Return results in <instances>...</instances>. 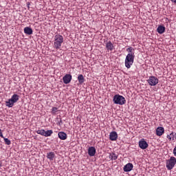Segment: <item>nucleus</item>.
Returning <instances> with one entry per match:
<instances>
[{
  "mask_svg": "<svg viewBox=\"0 0 176 176\" xmlns=\"http://www.w3.org/2000/svg\"><path fill=\"white\" fill-rule=\"evenodd\" d=\"M47 157L50 160L51 162L54 160V158L56 157V154H54V152H50L47 153Z\"/></svg>",
  "mask_w": 176,
  "mask_h": 176,
  "instance_id": "2eb2a0df",
  "label": "nucleus"
},
{
  "mask_svg": "<svg viewBox=\"0 0 176 176\" xmlns=\"http://www.w3.org/2000/svg\"><path fill=\"white\" fill-rule=\"evenodd\" d=\"M24 32L26 34V35H32V28L30 27H26L24 28Z\"/></svg>",
  "mask_w": 176,
  "mask_h": 176,
  "instance_id": "f3484780",
  "label": "nucleus"
},
{
  "mask_svg": "<svg viewBox=\"0 0 176 176\" xmlns=\"http://www.w3.org/2000/svg\"><path fill=\"white\" fill-rule=\"evenodd\" d=\"M62 122H63V120H60V123H62Z\"/></svg>",
  "mask_w": 176,
  "mask_h": 176,
  "instance_id": "7c9ffc66",
  "label": "nucleus"
},
{
  "mask_svg": "<svg viewBox=\"0 0 176 176\" xmlns=\"http://www.w3.org/2000/svg\"><path fill=\"white\" fill-rule=\"evenodd\" d=\"M0 167H2V163L0 162Z\"/></svg>",
  "mask_w": 176,
  "mask_h": 176,
  "instance_id": "c85d7f7f",
  "label": "nucleus"
},
{
  "mask_svg": "<svg viewBox=\"0 0 176 176\" xmlns=\"http://www.w3.org/2000/svg\"><path fill=\"white\" fill-rule=\"evenodd\" d=\"M175 164H176L175 157H170V158L166 161V168H168V170H173Z\"/></svg>",
  "mask_w": 176,
  "mask_h": 176,
  "instance_id": "39448f33",
  "label": "nucleus"
},
{
  "mask_svg": "<svg viewBox=\"0 0 176 176\" xmlns=\"http://www.w3.org/2000/svg\"><path fill=\"white\" fill-rule=\"evenodd\" d=\"M139 146L141 149H146L148 148V142L144 139L139 141Z\"/></svg>",
  "mask_w": 176,
  "mask_h": 176,
  "instance_id": "6e6552de",
  "label": "nucleus"
},
{
  "mask_svg": "<svg viewBox=\"0 0 176 176\" xmlns=\"http://www.w3.org/2000/svg\"><path fill=\"white\" fill-rule=\"evenodd\" d=\"M109 140L111 141H116L118 140V133L116 131H112L109 135Z\"/></svg>",
  "mask_w": 176,
  "mask_h": 176,
  "instance_id": "9d476101",
  "label": "nucleus"
},
{
  "mask_svg": "<svg viewBox=\"0 0 176 176\" xmlns=\"http://www.w3.org/2000/svg\"><path fill=\"white\" fill-rule=\"evenodd\" d=\"M28 6H30V3H27Z\"/></svg>",
  "mask_w": 176,
  "mask_h": 176,
  "instance_id": "c756f323",
  "label": "nucleus"
},
{
  "mask_svg": "<svg viewBox=\"0 0 176 176\" xmlns=\"http://www.w3.org/2000/svg\"><path fill=\"white\" fill-rule=\"evenodd\" d=\"M173 3H176V0H170Z\"/></svg>",
  "mask_w": 176,
  "mask_h": 176,
  "instance_id": "cd10ccee",
  "label": "nucleus"
},
{
  "mask_svg": "<svg viewBox=\"0 0 176 176\" xmlns=\"http://www.w3.org/2000/svg\"><path fill=\"white\" fill-rule=\"evenodd\" d=\"M106 49L108 52H112L113 50V44L111 41L106 43Z\"/></svg>",
  "mask_w": 176,
  "mask_h": 176,
  "instance_id": "ddd939ff",
  "label": "nucleus"
},
{
  "mask_svg": "<svg viewBox=\"0 0 176 176\" xmlns=\"http://www.w3.org/2000/svg\"><path fill=\"white\" fill-rule=\"evenodd\" d=\"M147 82L150 86H156V85L159 83V79L155 76H151L149 77V79L147 80Z\"/></svg>",
  "mask_w": 176,
  "mask_h": 176,
  "instance_id": "423d86ee",
  "label": "nucleus"
},
{
  "mask_svg": "<svg viewBox=\"0 0 176 176\" xmlns=\"http://www.w3.org/2000/svg\"><path fill=\"white\" fill-rule=\"evenodd\" d=\"M113 101L114 104H118V105H124V104H126V99L124 97L119 94L113 96Z\"/></svg>",
  "mask_w": 176,
  "mask_h": 176,
  "instance_id": "20e7f679",
  "label": "nucleus"
},
{
  "mask_svg": "<svg viewBox=\"0 0 176 176\" xmlns=\"http://www.w3.org/2000/svg\"><path fill=\"white\" fill-rule=\"evenodd\" d=\"M37 134H40V135H45V129H41V130H38L36 131Z\"/></svg>",
  "mask_w": 176,
  "mask_h": 176,
  "instance_id": "4be33fe9",
  "label": "nucleus"
},
{
  "mask_svg": "<svg viewBox=\"0 0 176 176\" xmlns=\"http://www.w3.org/2000/svg\"><path fill=\"white\" fill-rule=\"evenodd\" d=\"M53 134L52 130L44 131V137H50Z\"/></svg>",
  "mask_w": 176,
  "mask_h": 176,
  "instance_id": "6ab92c4d",
  "label": "nucleus"
},
{
  "mask_svg": "<svg viewBox=\"0 0 176 176\" xmlns=\"http://www.w3.org/2000/svg\"><path fill=\"white\" fill-rule=\"evenodd\" d=\"M58 138H60V140H67L68 136L67 135V133H65V132H59L58 133Z\"/></svg>",
  "mask_w": 176,
  "mask_h": 176,
  "instance_id": "4468645a",
  "label": "nucleus"
},
{
  "mask_svg": "<svg viewBox=\"0 0 176 176\" xmlns=\"http://www.w3.org/2000/svg\"><path fill=\"white\" fill-rule=\"evenodd\" d=\"M64 42V37L60 34H56L54 36V46L55 49L58 50L61 47V45Z\"/></svg>",
  "mask_w": 176,
  "mask_h": 176,
  "instance_id": "f03ea898",
  "label": "nucleus"
},
{
  "mask_svg": "<svg viewBox=\"0 0 176 176\" xmlns=\"http://www.w3.org/2000/svg\"><path fill=\"white\" fill-rule=\"evenodd\" d=\"M173 155L174 156H176V146L173 149Z\"/></svg>",
  "mask_w": 176,
  "mask_h": 176,
  "instance_id": "a878e982",
  "label": "nucleus"
},
{
  "mask_svg": "<svg viewBox=\"0 0 176 176\" xmlns=\"http://www.w3.org/2000/svg\"><path fill=\"white\" fill-rule=\"evenodd\" d=\"M164 134V128L162 126H158L156 129V135H158V137H160Z\"/></svg>",
  "mask_w": 176,
  "mask_h": 176,
  "instance_id": "f8f14e48",
  "label": "nucleus"
},
{
  "mask_svg": "<svg viewBox=\"0 0 176 176\" xmlns=\"http://www.w3.org/2000/svg\"><path fill=\"white\" fill-rule=\"evenodd\" d=\"M58 111V109L57 107H53L52 108V115L56 114V113Z\"/></svg>",
  "mask_w": 176,
  "mask_h": 176,
  "instance_id": "5701e85b",
  "label": "nucleus"
},
{
  "mask_svg": "<svg viewBox=\"0 0 176 176\" xmlns=\"http://www.w3.org/2000/svg\"><path fill=\"white\" fill-rule=\"evenodd\" d=\"M109 157L111 160H116V159H118V155L115 154V153H110Z\"/></svg>",
  "mask_w": 176,
  "mask_h": 176,
  "instance_id": "aec40b11",
  "label": "nucleus"
},
{
  "mask_svg": "<svg viewBox=\"0 0 176 176\" xmlns=\"http://www.w3.org/2000/svg\"><path fill=\"white\" fill-rule=\"evenodd\" d=\"M96 147L94 146H91L88 148V155L89 156L93 157L96 155Z\"/></svg>",
  "mask_w": 176,
  "mask_h": 176,
  "instance_id": "9b49d317",
  "label": "nucleus"
},
{
  "mask_svg": "<svg viewBox=\"0 0 176 176\" xmlns=\"http://www.w3.org/2000/svg\"><path fill=\"white\" fill-rule=\"evenodd\" d=\"M59 126H60V122L58 123Z\"/></svg>",
  "mask_w": 176,
  "mask_h": 176,
  "instance_id": "2f4dec72",
  "label": "nucleus"
},
{
  "mask_svg": "<svg viewBox=\"0 0 176 176\" xmlns=\"http://www.w3.org/2000/svg\"><path fill=\"white\" fill-rule=\"evenodd\" d=\"M0 137H1V138H3V134L2 133V131L0 129Z\"/></svg>",
  "mask_w": 176,
  "mask_h": 176,
  "instance_id": "bb28decb",
  "label": "nucleus"
},
{
  "mask_svg": "<svg viewBox=\"0 0 176 176\" xmlns=\"http://www.w3.org/2000/svg\"><path fill=\"white\" fill-rule=\"evenodd\" d=\"M166 31V28L163 25H159L157 29V32H158V34H164Z\"/></svg>",
  "mask_w": 176,
  "mask_h": 176,
  "instance_id": "dca6fc26",
  "label": "nucleus"
},
{
  "mask_svg": "<svg viewBox=\"0 0 176 176\" xmlns=\"http://www.w3.org/2000/svg\"><path fill=\"white\" fill-rule=\"evenodd\" d=\"M3 138L4 140V142L6 145H10V144H12V142L9 139L5 138Z\"/></svg>",
  "mask_w": 176,
  "mask_h": 176,
  "instance_id": "412c9836",
  "label": "nucleus"
},
{
  "mask_svg": "<svg viewBox=\"0 0 176 176\" xmlns=\"http://www.w3.org/2000/svg\"><path fill=\"white\" fill-rule=\"evenodd\" d=\"M170 135H172V140H173V141H174V138H175L176 139V133H173V132H172L171 133H170Z\"/></svg>",
  "mask_w": 176,
  "mask_h": 176,
  "instance_id": "b1692460",
  "label": "nucleus"
},
{
  "mask_svg": "<svg viewBox=\"0 0 176 176\" xmlns=\"http://www.w3.org/2000/svg\"><path fill=\"white\" fill-rule=\"evenodd\" d=\"M126 52H128V54L125 58V67L129 69L131 68V65H133L134 63V58L135 55H134V48L129 47L126 49Z\"/></svg>",
  "mask_w": 176,
  "mask_h": 176,
  "instance_id": "f257e3e1",
  "label": "nucleus"
},
{
  "mask_svg": "<svg viewBox=\"0 0 176 176\" xmlns=\"http://www.w3.org/2000/svg\"><path fill=\"white\" fill-rule=\"evenodd\" d=\"M78 80L80 85L85 83V77H83V75L79 74L78 76Z\"/></svg>",
  "mask_w": 176,
  "mask_h": 176,
  "instance_id": "a211bd4d",
  "label": "nucleus"
},
{
  "mask_svg": "<svg viewBox=\"0 0 176 176\" xmlns=\"http://www.w3.org/2000/svg\"><path fill=\"white\" fill-rule=\"evenodd\" d=\"M133 164H131V163H128V164H126L124 166L123 170H124V171L125 173H129V172L131 171V170H133Z\"/></svg>",
  "mask_w": 176,
  "mask_h": 176,
  "instance_id": "1a4fd4ad",
  "label": "nucleus"
},
{
  "mask_svg": "<svg viewBox=\"0 0 176 176\" xmlns=\"http://www.w3.org/2000/svg\"><path fill=\"white\" fill-rule=\"evenodd\" d=\"M71 80H72V76L71 74H65L63 78V81L65 85L71 83Z\"/></svg>",
  "mask_w": 176,
  "mask_h": 176,
  "instance_id": "0eeeda50",
  "label": "nucleus"
},
{
  "mask_svg": "<svg viewBox=\"0 0 176 176\" xmlns=\"http://www.w3.org/2000/svg\"><path fill=\"white\" fill-rule=\"evenodd\" d=\"M19 98H20L19 95L14 94L12 98L8 100V101L6 102V107H8V108H12L13 105H14L15 102L19 101Z\"/></svg>",
  "mask_w": 176,
  "mask_h": 176,
  "instance_id": "7ed1b4c3",
  "label": "nucleus"
},
{
  "mask_svg": "<svg viewBox=\"0 0 176 176\" xmlns=\"http://www.w3.org/2000/svg\"><path fill=\"white\" fill-rule=\"evenodd\" d=\"M167 138L168 140H170V141H171V140H173V135H171V133L170 135H168Z\"/></svg>",
  "mask_w": 176,
  "mask_h": 176,
  "instance_id": "393cba45",
  "label": "nucleus"
}]
</instances>
